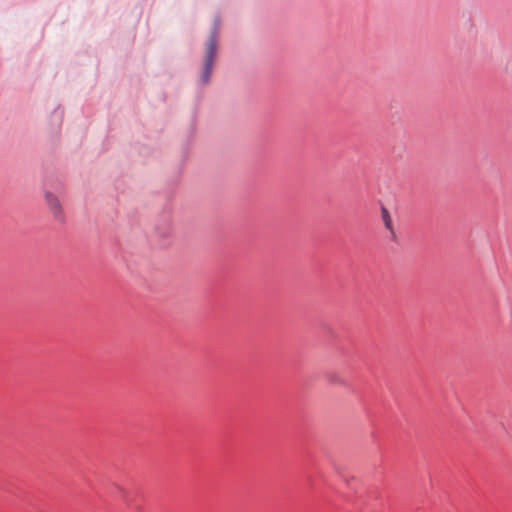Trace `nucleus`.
I'll return each instance as SVG.
<instances>
[{
	"instance_id": "nucleus-5",
	"label": "nucleus",
	"mask_w": 512,
	"mask_h": 512,
	"mask_svg": "<svg viewBox=\"0 0 512 512\" xmlns=\"http://www.w3.org/2000/svg\"><path fill=\"white\" fill-rule=\"evenodd\" d=\"M330 382H334V383H335V382H336V380H335V379H333V378H330Z\"/></svg>"
},
{
	"instance_id": "nucleus-3",
	"label": "nucleus",
	"mask_w": 512,
	"mask_h": 512,
	"mask_svg": "<svg viewBox=\"0 0 512 512\" xmlns=\"http://www.w3.org/2000/svg\"><path fill=\"white\" fill-rule=\"evenodd\" d=\"M381 212L385 227L392 232V220L388 210L383 207Z\"/></svg>"
},
{
	"instance_id": "nucleus-4",
	"label": "nucleus",
	"mask_w": 512,
	"mask_h": 512,
	"mask_svg": "<svg viewBox=\"0 0 512 512\" xmlns=\"http://www.w3.org/2000/svg\"><path fill=\"white\" fill-rule=\"evenodd\" d=\"M120 493H121V498L125 502V504L127 506H129V507H132L133 503H132V499L130 497V494L126 490H124V489H121Z\"/></svg>"
},
{
	"instance_id": "nucleus-2",
	"label": "nucleus",
	"mask_w": 512,
	"mask_h": 512,
	"mask_svg": "<svg viewBox=\"0 0 512 512\" xmlns=\"http://www.w3.org/2000/svg\"><path fill=\"white\" fill-rule=\"evenodd\" d=\"M46 201L52 210L54 216L58 219L61 218V207L59 200L56 196H54L52 193L47 192L46 193Z\"/></svg>"
},
{
	"instance_id": "nucleus-1",
	"label": "nucleus",
	"mask_w": 512,
	"mask_h": 512,
	"mask_svg": "<svg viewBox=\"0 0 512 512\" xmlns=\"http://www.w3.org/2000/svg\"><path fill=\"white\" fill-rule=\"evenodd\" d=\"M219 33V22L215 21L213 30L208 40L204 70L201 76V80L203 84H207L210 80L212 74V68L215 61L216 53H217V40Z\"/></svg>"
}]
</instances>
